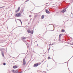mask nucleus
<instances>
[{"label":"nucleus","mask_w":73,"mask_h":73,"mask_svg":"<svg viewBox=\"0 0 73 73\" xmlns=\"http://www.w3.org/2000/svg\"><path fill=\"white\" fill-rule=\"evenodd\" d=\"M38 65V63L35 64L34 65V67H37Z\"/></svg>","instance_id":"0eeeda50"},{"label":"nucleus","mask_w":73,"mask_h":73,"mask_svg":"<svg viewBox=\"0 0 73 73\" xmlns=\"http://www.w3.org/2000/svg\"><path fill=\"white\" fill-rule=\"evenodd\" d=\"M14 73H18V70H15V72Z\"/></svg>","instance_id":"4468645a"},{"label":"nucleus","mask_w":73,"mask_h":73,"mask_svg":"<svg viewBox=\"0 0 73 73\" xmlns=\"http://www.w3.org/2000/svg\"><path fill=\"white\" fill-rule=\"evenodd\" d=\"M19 55L18 56L19 57Z\"/></svg>","instance_id":"c85d7f7f"},{"label":"nucleus","mask_w":73,"mask_h":73,"mask_svg":"<svg viewBox=\"0 0 73 73\" xmlns=\"http://www.w3.org/2000/svg\"><path fill=\"white\" fill-rule=\"evenodd\" d=\"M61 36H62V34H60L59 35V38H60L61 37Z\"/></svg>","instance_id":"ddd939ff"},{"label":"nucleus","mask_w":73,"mask_h":73,"mask_svg":"<svg viewBox=\"0 0 73 73\" xmlns=\"http://www.w3.org/2000/svg\"><path fill=\"white\" fill-rule=\"evenodd\" d=\"M40 64H41V63H40Z\"/></svg>","instance_id":"c756f323"},{"label":"nucleus","mask_w":73,"mask_h":73,"mask_svg":"<svg viewBox=\"0 0 73 73\" xmlns=\"http://www.w3.org/2000/svg\"><path fill=\"white\" fill-rule=\"evenodd\" d=\"M27 32L29 33H31V31L29 29V30H27Z\"/></svg>","instance_id":"1a4fd4ad"},{"label":"nucleus","mask_w":73,"mask_h":73,"mask_svg":"<svg viewBox=\"0 0 73 73\" xmlns=\"http://www.w3.org/2000/svg\"><path fill=\"white\" fill-rule=\"evenodd\" d=\"M31 33H31V34H33V31H30Z\"/></svg>","instance_id":"f8f14e48"},{"label":"nucleus","mask_w":73,"mask_h":73,"mask_svg":"<svg viewBox=\"0 0 73 73\" xmlns=\"http://www.w3.org/2000/svg\"><path fill=\"white\" fill-rule=\"evenodd\" d=\"M27 47H28V46H27Z\"/></svg>","instance_id":"2f4dec72"},{"label":"nucleus","mask_w":73,"mask_h":73,"mask_svg":"<svg viewBox=\"0 0 73 73\" xmlns=\"http://www.w3.org/2000/svg\"><path fill=\"white\" fill-rule=\"evenodd\" d=\"M29 1V0H28L27 1H26L25 2H27V1Z\"/></svg>","instance_id":"a878e982"},{"label":"nucleus","mask_w":73,"mask_h":73,"mask_svg":"<svg viewBox=\"0 0 73 73\" xmlns=\"http://www.w3.org/2000/svg\"><path fill=\"white\" fill-rule=\"evenodd\" d=\"M66 11V9H65L63 10L61 12H62V13H64V12H65Z\"/></svg>","instance_id":"423d86ee"},{"label":"nucleus","mask_w":73,"mask_h":73,"mask_svg":"<svg viewBox=\"0 0 73 73\" xmlns=\"http://www.w3.org/2000/svg\"><path fill=\"white\" fill-rule=\"evenodd\" d=\"M48 59H50V56H48Z\"/></svg>","instance_id":"4be33fe9"},{"label":"nucleus","mask_w":73,"mask_h":73,"mask_svg":"<svg viewBox=\"0 0 73 73\" xmlns=\"http://www.w3.org/2000/svg\"><path fill=\"white\" fill-rule=\"evenodd\" d=\"M0 50H1V51H2L1 50V49Z\"/></svg>","instance_id":"cd10ccee"},{"label":"nucleus","mask_w":73,"mask_h":73,"mask_svg":"<svg viewBox=\"0 0 73 73\" xmlns=\"http://www.w3.org/2000/svg\"><path fill=\"white\" fill-rule=\"evenodd\" d=\"M24 12V10L22 9L21 11V12L22 13Z\"/></svg>","instance_id":"2eb2a0df"},{"label":"nucleus","mask_w":73,"mask_h":73,"mask_svg":"<svg viewBox=\"0 0 73 73\" xmlns=\"http://www.w3.org/2000/svg\"><path fill=\"white\" fill-rule=\"evenodd\" d=\"M29 17H31V15H29Z\"/></svg>","instance_id":"393cba45"},{"label":"nucleus","mask_w":73,"mask_h":73,"mask_svg":"<svg viewBox=\"0 0 73 73\" xmlns=\"http://www.w3.org/2000/svg\"><path fill=\"white\" fill-rule=\"evenodd\" d=\"M45 11L46 13H47L48 14H49V13H50V12L49 11L47 10V9H45Z\"/></svg>","instance_id":"39448f33"},{"label":"nucleus","mask_w":73,"mask_h":73,"mask_svg":"<svg viewBox=\"0 0 73 73\" xmlns=\"http://www.w3.org/2000/svg\"><path fill=\"white\" fill-rule=\"evenodd\" d=\"M23 71H21V72H18V73H23Z\"/></svg>","instance_id":"412c9836"},{"label":"nucleus","mask_w":73,"mask_h":73,"mask_svg":"<svg viewBox=\"0 0 73 73\" xmlns=\"http://www.w3.org/2000/svg\"><path fill=\"white\" fill-rule=\"evenodd\" d=\"M61 32H65V30H64V29H63L62 30Z\"/></svg>","instance_id":"f3484780"},{"label":"nucleus","mask_w":73,"mask_h":73,"mask_svg":"<svg viewBox=\"0 0 73 73\" xmlns=\"http://www.w3.org/2000/svg\"><path fill=\"white\" fill-rule=\"evenodd\" d=\"M41 18L42 19H44V15H42Z\"/></svg>","instance_id":"9b49d317"},{"label":"nucleus","mask_w":73,"mask_h":73,"mask_svg":"<svg viewBox=\"0 0 73 73\" xmlns=\"http://www.w3.org/2000/svg\"><path fill=\"white\" fill-rule=\"evenodd\" d=\"M18 20H19L20 21V22L21 23V24H22V22H21V19H18Z\"/></svg>","instance_id":"a211bd4d"},{"label":"nucleus","mask_w":73,"mask_h":73,"mask_svg":"<svg viewBox=\"0 0 73 73\" xmlns=\"http://www.w3.org/2000/svg\"><path fill=\"white\" fill-rule=\"evenodd\" d=\"M3 64V65H6V63H4Z\"/></svg>","instance_id":"aec40b11"},{"label":"nucleus","mask_w":73,"mask_h":73,"mask_svg":"<svg viewBox=\"0 0 73 73\" xmlns=\"http://www.w3.org/2000/svg\"><path fill=\"white\" fill-rule=\"evenodd\" d=\"M20 10V7H18V9L17 10H16L15 11V12L16 13H17Z\"/></svg>","instance_id":"20e7f679"},{"label":"nucleus","mask_w":73,"mask_h":73,"mask_svg":"<svg viewBox=\"0 0 73 73\" xmlns=\"http://www.w3.org/2000/svg\"><path fill=\"white\" fill-rule=\"evenodd\" d=\"M23 65H25V64H26V62L25 61V58H24L23 59Z\"/></svg>","instance_id":"f257e3e1"},{"label":"nucleus","mask_w":73,"mask_h":73,"mask_svg":"<svg viewBox=\"0 0 73 73\" xmlns=\"http://www.w3.org/2000/svg\"><path fill=\"white\" fill-rule=\"evenodd\" d=\"M4 7H5V6H4L2 7H0V8H4Z\"/></svg>","instance_id":"6ab92c4d"},{"label":"nucleus","mask_w":73,"mask_h":73,"mask_svg":"<svg viewBox=\"0 0 73 73\" xmlns=\"http://www.w3.org/2000/svg\"><path fill=\"white\" fill-rule=\"evenodd\" d=\"M1 54L2 56H3V57H4V52H3V51L2 52Z\"/></svg>","instance_id":"6e6552de"},{"label":"nucleus","mask_w":73,"mask_h":73,"mask_svg":"<svg viewBox=\"0 0 73 73\" xmlns=\"http://www.w3.org/2000/svg\"><path fill=\"white\" fill-rule=\"evenodd\" d=\"M50 47H49V48H48V50H50Z\"/></svg>","instance_id":"5701e85b"},{"label":"nucleus","mask_w":73,"mask_h":73,"mask_svg":"<svg viewBox=\"0 0 73 73\" xmlns=\"http://www.w3.org/2000/svg\"><path fill=\"white\" fill-rule=\"evenodd\" d=\"M21 16V14L19 13H17L15 15V16L17 17H20Z\"/></svg>","instance_id":"7ed1b4c3"},{"label":"nucleus","mask_w":73,"mask_h":73,"mask_svg":"<svg viewBox=\"0 0 73 73\" xmlns=\"http://www.w3.org/2000/svg\"><path fill=\"white\" fill-rule=\"evenodd\" d=\"M12 72H13L14 73H15V70H12Z\"/></svg>","instance_id":"dca6fc26"},{"label":"nucleus","mask_w":73,"mask_h":73,"mask_svg":"<svg viewBox=\"0 0 73 73\" xmlns=\"http://www.w3.org/2000/svg\"><path fill=\"white\" fill-rule=\"evenodd\" d=\"M50 45H52V44H50Z\"/></svg>","instance_id":"bb28decb"},{"label":"nucleus","mask_w":73,"mask_h":73,"mask_svg":"<svg viewBox=\"0 0 73 73\" xmlns=\"http://www.w3.org/2000/svg\"><path fill=\"white\" fill-rule=\"evenodd\" d=\"M17 68V67L16 66H13V68L14 69H16V68Z\"/></svg>","instance_id":"9d476101"},{"label":"nucleus","mask_w":73,"mask_h":73,"mask_svg":"<svg viewBox=\"0 0 73 73\" xmlns=\"http://www.w3.org/2000/svg\"><path fill=\"white\" fill-rule=\"evenodd\" d=\"M21 38L22 40H23V41L24 42H27V41L24 40H25V39H26V38H25V37H22Z\"/></svg>","instance_id":"f03ea898"},{"label":"nucleus","mask_w":73,"mask_h":73,"mask_svg":"<svg viewBox=\"0 0 73 73\" xmlns=\"http://www.w3.org/2000/svg\"><path fill=\"white\" fill-rule=\"evenodd\" d=\"M71 44V45H73V43H72Z\"/></svg>","instance_id":"b1692460"},{"label":"nucleus","mask_w":73,"mask_h":73,"mask_svg":"<svg viewBox=\"0 0 73 73\" xmlns=\"http://www.w3.org/2000/svg\"><path fill=\"white\" fill-rule=\"evenodd\" d=\"M27 47H28V46H27Z\"/></svg>","instance_id":"7c9ffc66"}]
</instances>
